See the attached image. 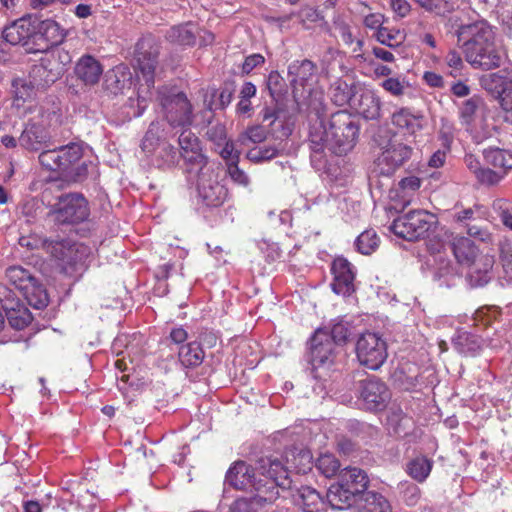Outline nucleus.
<instances>
[{"mask_svg": "<svg viewBox=\"0 0 512 512\" xmlns=\"http://www.w3.org/2000/svg\"><path fill=\"white\" fill-rule=\"evenodd\" d=\"M35 33V17L29 15L7 25L2 31V36L12 45H27L30 39H34Z\"/></svg>", "mask_w": 512, "mask_h": 512, "instance_id": "f3484780", "label": "nucleus"}, {"mask_svg": "<svg viewBox=\"0 0 512 512\" xmlns=\"http://www.w3.org/2000/svg\"><path fill=\"white\" fill-rule=\"evenodd\" d=\"M228 173L235 183L244 187L249 185L250 180L248 175L238 167L236 162H233L228 166Z\"/></svg>", "mask_w": 512, "mask_h": 512, "instance_id": "e2e57ef3", "label": "nucleus"}, {"mask_svg": "<svg viewBox=\"0 0 512 512\" xmlns=\"http://www.w3.org/2000/svg\"><path fill=\"white\" fill-rule=\"evenodd\" d=\"M445 62L448 67L452 68L453 71L450 72V74L454 77H456L458 74L454 73L459 72L463 68V61L461 58V55L456 50H450L446 57Z\"/></svg>", "mask_w": 512, "mask_h": 512, "instance_id": "0e129e2a", "label": "nucleus"}, {"mask_svg": "<svg viewBox=\"0 0 512 512\" xmlns=\"http://www.w3.org/2000/svg\"><path fill=\"white\" fill-rule=\"evenodd\" d=\"M420 184H421V181L416 176H409V177L403 178L399 182L400 189L404 194H406L410 191L415 192L417 189H419Z\"/></svg>", "mask_w": 512, "mask_h": 512, "instance_id": "774afa93", "label": "nucleus"}, {"mask_svg": "<svg viewBox=\"0 0 512 512\" xmlns=\"http://www.w3.org/2000/svg\"><path fill=\"white\" fill-rule=\"evenodd\" d=\"M357 110L366 119H376L380 116V100L374 93L364 92L358 100Z\"/></svg>", "mask_w": 512, "mask_h": 512, "instance_id": "72a5a7b5", "label": "nucleus"}, {"mask_svg": "<svg viewBox=\"0 0 512 512\" xmlns=\"http://www.w3.org/2000/svg\"><path fill=\"white\" fill-rule=\"evenodd\" d=\"M226 482L237 490L264 493V499L277 500L279 489H289L291 479L287 467L276 457H262L255 466L238 460L228 469Z\"/></svg>", "mask_w": 512, "mask_h": 512, "instance_id": "f257e3e1", "label": "nucleus"}, {"mask_svg": "<svg viewBox=\"0 0 512 512\" xmlns=\"http://www.w3.org/2000/svg\"><path fill=\"white\" fill-rule=\"evenodd\" d=\"M457 35L459 41H463L465 59L473 68L491 70L500 66L502 57L493 28L487 21L461 25Z\"/></svg>", "mask_w": 512, "mask_h": 512, "instance_id": "7ed1b4c3", "label": "nucleus"}, {"mask_svg": "<svg viewBox=\"0 0 512 512\" xmlns=\"http://www.w3.org/2000/svg\"><path fill=\"white\" fill-rule=\"evenodd\" d=\"M484 89L498 94L499 105L506 121L512 123V74L492 73L481 78Z\"/></svg>", "mask_w": 512, "mask_h": 512, "instance_id": "9b49d317", "label": "nucleus"}, {"mask_svg": "<svg viewBox=\"0 0 512 512\" xmlns=\"http://www.w3.org/2000/svg\"><path fill=\"white\" fill-rule=\"evenodd\" d=\"M161 106L170 125L176 127L192 123V106L184 93L161 97Z\"/></svg>", "mask_w": 512, "mask_h": 512, "instance_id": "ddd939ff", "label": "nucleus"}, {"mask_svg": "<svg viewBox=\"0 0 512 512\" xmlns=\"http://www.w3.org/2000/svg\"><path fill=\"white\" fill-rule=\"evenodd\" d=\"M379 244V237L374 230H366L356 239V247L362 254L373 253Z\"/></svg>", "mask_w": 512, "mask_h": 512, "instance_id": "37998d69", "label": "nucleus"}, {"mask_svg": "<svg viewBox=\"0 0 512 512\" xmlns=\"http://www.w3.org/2000/svg\"><path fill=\"white\" fill-rule=\"evenodd\" d=\"M18 309L15 307H5L6 309V316L8 319L9 324L17 329L21 330L25 327H27L31 321L32 316L29 310L17 303Z\"/></svg>", "mask_w": 512, "mask_h": 512, "instance_id": "58836bf2", "label": "nucleus"}, {"mask_svg": "<svg viewBox=\"0 0 512 512\" xmlns=\"http://www.w3.org/2000/svg\"><path fill=\"white\" fill-rule=\"evenodd\" d=\"M436 222L433 214L425 210H413L395 219L391 230L398 237L415 241L426 237Z\"/></svg>", "mask_w": 512, "mask_h": 512, "instance_id": "6e6552de", "label": "nucleus"}, {"mask_svg": "<svg viewBox=\"0 0 512 512\" xmlns=\"http://www.w3.org/2000/svg\"><path fill=\"white\" fill-rule=\"evenodd\" d=\"M267 88L271 97L277 100L286 92L284 78L277 71L270 72L267 79Z\"/></svg>", "mask_w": 512, "mask_h": 512, "instance_id": "de8ad7c7", "label": "nucleus"}, {"mask_svg": "<svg viewBox=\"0 0 512 512\" xmlns=\"http://www.w3.org/2000/svg\"><path fill=\"white\" fill-rule=\"evenodd\" d=\"M483 104V100L478 96H473L465 100L459 112L461 123L470 126L475 121L476 115Z\"/></svg>", "mask_w": 512, "mask_h": 512, "instance_id": "ea45409f", "label": "nucleus"}, {"mask_svg": "<svg viewBox=\"0 0 512 512\" xmlns=\"http://www.w3.org/2000/svg\"><path fill=\"white\" fill-rule=\"evenodd\" d=\"M40 209L39 203L35 199H30L24 202L21 206V214L26 217L28 222L33 221L38 216Z\"/></svg>", "mask_w": 512, "mask_h": 512, "instance_id": "69168bd1", "label": "nucleus"}, {"mask_svg": "<svg viewBox=\"0 0 512 512\" xmlns=\"http://www.w3.org/2000/svg\"><path fill=\"white\" fill-rule=\"evenodd\" d=\"M359 391L360 398L367 410H383L391 399V393L387 385L375 377L360 381Z\"/></svg>", "mask_w": 512, "mask_h": 512, "instance_id": "f8f14e48", "label": "nucleus"}, {"mask_svg": "<svg viewBox=\"0 0 512 512\" xmlns=\"http://www.w3.org/2000/svg\"><path fill=\"white\" fill-rule=\"evenodd\" d=\"M484 216L481 206L475 205L472 208L464 209L460 212H458L455 215V218L458 222L464 223L467 225V223H470V221H474L477 219H482Z\"/></svg>", "mask_w": 512, "mask_h": 512, "instance_id": "bf43d9fd", "label": "nucleus"}, {"mask_svg": "<svg viewBox=\"0 0 512 512\" xmlns=\"http://www.w3.org/2000/svg\"><path fill=\"white\" fill-rule=\"evenodd\" d=\"M315 73V65L310 60L295 61L288 67V74L293 76L292 82L304 86Z\"/></svg>", "mask_w": 512, "mask_h": 512, "instance_id": "473e14b6", "label": "nucleus"}, {"mask_svg": "<svg viewBox=\"0 0 512 512\" xmlns=\"http://www.w3.org/2000/svg\"><path fill=\"white\" fill-rule=\"evenodd\" d=\"M264 493H254L251 498L236 499L230 506V512H259V509L275 500H266Z\"/></svg>", "mask_w": 512, "mask_h": 512, "instance_id": "2f4dec72", "label": "nucleus"}, {"mask_svg": "<svg viewBox=\"0 0 512 512\" xmlns=\"http://www.w3.org/2000/svg\"><path fill=\"white\" fill-rule=\"evenodd\" d=\"M50 55L54 58V60L62 66V70L66 71V66L71 62L70 54L60 48L52 49L48 51Z\"/></svg>", "mask_w": 512, "mask_h": 512, "instance_id": "338daca9", "label": "nucleus"}, {"mask_svg": "<svg viewBox=\"0 0 512 512\" xmlns=\"http://www.w3.org/2000/svg\"><path fill=\"white\" fill-rule=\"evenodd\" d=\"M74 73L83 84L94 86L99 82L103 74V66L95 57L87 54L79 58L75 65Z\"/></svg>", "mask_w": 512, "mask_h": 512, "instance_id": "5701e85b", "label": "nucleus"}, {"mask_svg": "<svg viewBox=\"0 0 512 512\" xmlns=\"http://www.w3.org/2000/svg\"><path fill=\"white\" fill-rule=\"evenodd\" d=\"M12 87L15 95V100L25 102L28 99L33 98L35 95V87L32 85L30 80L17 78L13 80Z\"/></svg>", "mask_w": 512, "mask_h": 512, "instance_id": "49530a36", "label": "nucleus"}, {"mask_svg": "<svg viewBox=\"0 0 512 512\" xmlns=\"http://www.w3.org/2000/svg\"><path fill=\"white\" fill-rule=\"evenodd\" d=\"M316 468L325 477L330 478L337 474L340 469V463L334 455L322 454L316 461Z\"/></svg>", "mask_w": 512, "mask_h": 512, "instance_id": "a18cd8bd", "label": "nucleus"}, {"mask_svg": "<svg viewBox=\"0 0 512 512\" xmlns=\"http://www.w3.org/2000/svg\"><path fill=\"white\" fill-rule=\"evenodd\" d=\"M500 262L504 278L508 282H512V246L505 245L501 248Z\"/></svg>", "mask_w": 512, "mask_h": 512, "instance_id": "6e6d98bb", "label": "nucleus"}, {"mask_svg": "<svg viewBox=\"0 0 512 512\" xmlns=\"http://www.w3.org/2000/svg\"><path fill=\"white\" fill-rule=\"evenodd\" d=\"M158 124L152 122L142 140L141 148L146 154H152L158 146Z\"/></svg>", "mask_w": 512, "mask_h": 512, "instance_id": "3c124183", "label": "nucleus"}, {"mask_svg": "<svg viewBox=\"0 0 512 512\" xmlns=\"http://www.w3.org/2000/svg\"><path fill=\"white\" fill-rule=\"evenodd\" d=\"M180 156L187 152H194L201 149L198 137L189 129H185L179 136Z\"/></svg>", "mask_w": 512, "mask_h": 512, "instance_id": "09e8293b", "label": "nucleus"}, {"mask_svg": "<svg viewBox=\"0 0 512 512\" xmlns=\"http://www.w3.org/2000/svg\"><path fill=\"white\" fill-rule=\"evenodd\" d=\"M421 8L437 16H447L456 9L454 0H414Z\"/></svg>", "mask_w": 512, "mask_h": 512, "instance_id": "c9c22d12", "label": "nucleus"}, {"mask_svg": "<svg viewBox=\"0 0 512 512\" xmlns=\"http://www.w3.org/2000/svg\"><path fill=\"white\" fill-rule=\"evenodd\" d=\"M452 344L455 350L465 356H475L482 348L481 338L467 331H457Z\"/></svg>", "mask_w": 512, "mask_h": 512, "instance_id": "a878e982", "label": "nucleus"}, {"mask_svg": "<svg viewBox=\"0 0 512 512\" xmlns=\"http://www.w3.org/2000/svg\"><path fill=\"white\" fill-rule=\"evenodd\" d=\"M45 52V55L40 60V64L35 67L34 72L43 79L45 84H50L58 80L64 74V71L48 50Z\"/></svg>", "mask_w": 512, "mask_h": 512, "instance_id": "bb28decb", "label": "nucleus"}, {"mask_svg": "<svg viewBox=\"0 0 512 512\" xmlns=\"http://www.w3.org/2000/svg\"><path fill=\"white\" fill-rule=\"evenodd\" d=\"M493 207L498 211L502 223L512 230V205L504 199H498L494 202Z\"/></svg>", "mask_w": 512, "mask_h": 512, "instance_id": "5fc2aeb1", "label": "nucleus"}, {"mask_svg": "<svg viewBox=\"0 0 512 512\" xmlns=\"http://www.w3.org/2000/svg\"><path fill=\"white\" fill-rule=\"evenodd\" d=\"M60 118L59 105L54 100H47L40 104L37 108V114L31 119H37L40 125H43L48 130L49 127L58 125Z\"/></svg>", "mask_w": 512, "mask_h": 512, "instance_id": "c85d7f7f", "label": "nucleus"}, {"mask_svg": "<svg viewBox=\"0 0 512 512\" xmlns=\"http://www.w3.org/2000/svg\"><path fill=\"white\" fill-rule=\"evenodd\" d=\"M343 480L346 481L347 490L352 493L364 489L368 482L365 472L356 467L347 469L343 475Z\"/></svg>", "mask_w": 512, "mask_h": 512, "instance_id": "a19ab883", "label": "nucleus"}, {"mask_svg": "<svg viewBox=\"0 0 512 512\" xmlns=\"http://www.w3.org/2000/svg\"><path fill=\"white\" fill-rule=\"evenodd\" d=\"M178 356L183 366L194 368L203 362L205 354L199 343L191 342L180 347Z\"/></svg>", "mask_w": 512, "mask_h": 512, "instance_id": "7c9ffc66", "label": "nucleus"}, {"mask_svg": "<svg viewBox=\"0 0 512 512\" xmlns=\"http://www.w3.org/2000/svg\"><path fill=\"white\" fill-rule=\"evenodd\" d=\"M356 356L360 365L371 369H379L387 359L386 342L376 333L366 332L356 342Z\"/></svg>", "mask_w": 512, "mask_h": 512, "instance_id": "9d476101", "label": "nucleus"}, {"mask_svg": "<svg viewBox=\"0 0 512 512\" xmlns=\"http://www.w3.org/2000/svg\"><path fill=\"white\" fill-rule=\"evenodd\" d=\"M388 424L393 428L395 434L402 436L408 434L413 421L410 417L403 414L402 411H395L389 415Z\"/></svg>", "mask_w": 512, "mask_h": 512, "instance_id": "c03bdc74", "label": "nucleus"}, {"mask_svg": "<svg viewBox=\"0 0 512 512\" xmlns=\"http://www.w3.org/2000/svg\"><path fill=\"white\" fill-rule=\"evenodd\" d=\"M194 180L198 195L207 206L218 207L224 203L227 189L218 181V167L212 170L211 175H202Z\"/></svg>", "mask_w": 512, "mask_h": 512, "instance_id": "2eb2a0df", "label": "nucleus"}, {"mask_svg": "<svg viewBox=\"0 0 512 512\" xmlns=\"http://www.w3.org/2000/svg\"><path fill=\"white\" fill-rule=\"evenodd\" d=\"M298 504L303 512H320L324 510L325 502L320 493L309 486H302L298 490Z\"/></svg>", "mask_w": 512, "mask_h": 512, "instance_id": "cd10ccee", "label": "nucleus"}, {"mask_svg": "<svg viewBox=\"0 0 512 512\" xmlns=\"http://www.w3.org/2000/svg\"><path fill=\"white\" fill-rule=\"evenodd\" d=\"M35 26L36 33L34 40H42L45 42V45L40 49L42 51L60 45L66 37L65 29L52 19L40 21L35 17Z\"/></svg>", "mask_w": 512, "mask_h": 512, "instance_id": "aec40b11", "label": "nucleus"}, {"mask_svg": "<svg viewBox=\"0 0 512 512\" xmlns=\"http://www.w3.org/2000/svg\"><path fill=\"white\" fill-rule=\"evenodd\" d=\"M412 149L403 143L391 141L375 162V171L389 176L411 156Z\"/></svg>", "mask_w": 512, "mask_h": 512, "instance_id": "4468645a", "label": "nucleus"}, {"mask_svg": "<svg viewBox=\"0 0 512 512\" xmlns=\"http://www.w3.org/2000/svg\"><path fill=\"white\" fill-rule=\"evenodd\" d=\"M267 138V131L260 125L249 127L244 134L241 135L240 141L243 145H247V142L253 144L262 143Z\"/></svg>", "mask_w": 512, "mask_h": 512, "instance_id": "603ef678", "label": "nucleus"}, {"mask_svg": "<svg viewBox=\"0 0 512 512\" xmlns=\"http://www.w3.org/2000/svg\"><path fill=\"white\" fill-rule=\"evenodd\" d=\"M50 140L49 131L37 119H30L19 137V144L32 151L41 149Z\"/></svg>", "mask_w": 512, "mask_h": 512, "instance_id": "412c9836", "label": "nucleus"}, {"mask_svg": "<svg viewBox=\"0 0 512 512\" xmlns=\"http://www.w3.org/2000/svg\"><path fill=\"white\" fill-rule=\"evenodd\" d=\"M358 512H392L388 498L376 491H366L357 503Z\"/></svg>", "mask_w": 512, "mask_h": 512, "instance_id": "b1692460", "label": "nucleus"}, {"mask_svg": "<svg viewBox=\"0 0 512 512\" xmlns=\"http://www.w3.org/2000/svg\"><path fill=\"white\" fill-rule=\"evenodd\" d=\"M335 344L329 333L317 330L311 339V361L314 366L331 364L334 361Z\"/></svg>", "mask_w": 512, "mask_h": 512, "instance_id": "a211bd4d", "label": "nucleus"}, {"mask_svg": "<svg viewBox=\"0 0 512 512\" xmlns=\"http://www.w3.org/2000/svg\"><path fill=\"white\" fill-rule=\"evenodd\" d=\"M475 177L482 184L495 185L504 178V173L491 170L490 168H482Z\"/></svg>", "mask_w": 512, "mask_h": 512, "instance_id": "4d7b16f0", "label": "nucleus"}, {"mask_svg": "<svg viewBox=\"0 0 512 512\" xmlns=\"http://www.w3.org/2000/svg\"><path fill=\"white\" fill-rule=\"evenodd\" d=\"M184 161V170L189 180H194L202 175L209 176L212 170L217 168L215 163H212L203 154L202 148L194 152H187L181 155Z\"/></svg>", "mask_w": 512, "mask_h": 512, "instance_id": "4be33fe9", "label": "nucleus"}, {"mask_svg": "<svg viewBox=\"0 0 512 512\" xmlns=\"http://www.w3.org/2000/svg\"><path fill=\"white\" fill-rule=\"evenodd\" d=\"M6 278L21 292L29 305L37 309L47 305V293L30 270L22 266H11L6 269Z\"/></svg>", "mask_w": 512, "mask_h": 512, "instance_id": "1a4fd4ad", "label": "nucleus"}, {"mask_svg": "<svg viewBox=\"0 0 512 512\" xmlns=\"http://www.w3.org/2000/svg\"><path fill=\"white\" fill-rule=\"evenodd\" d=\"M331 271L334 275L332 290L338 295L350 296L355 291L353 265L347 259L337 257L332 263Z\"/></svg>", "mask_w": 512, "mask_h": 512, "instance_id": "dca6fc26", "label": "nucleus"}, {"mask_svg": "<svg viewBox=\"0 0 512 512\" xmlns=\"http://www.w3.org/2000/svg\"><path fill=\"white\" fill-rule=\"evenodd\" d=\"M88 201L80 193L61 195L48 212V217L56 224H78L88 219Z\"/></svg>", "mask_w": 512, "mask_h": 512, "instance_id": "0eeeda50", "label": "nucleus"}, {"mask_svg": "<svg viewBox=\"0 0 512 512\" xmlns=\"http://www.w3.org/2000/svg\"><path fill=\"white\" fill-rule=\"evenodd\" d=\"M278 155V150L273 146L254 147L250 149L246 157L254 163L270 160Z\"/></svg>", "mask_w": 512, "mask_h": 512, "instance_id": "8fccbe9b", "label": "nucleus"}, {"mask_svg": "<svg viewBox=\"0 0 512 512\" xmlns=\"http://www.w3.org/2000/svg\"><path fill=\"white\" fill-rule=\"evenodd\" d=\"M83 151L81 143L71 142L64 146L43 150L38 159L46 170L59 173L62 179L69 183H77L87 178L88 168L92 164L90 161H81Z\"/></svg>", "mask_w": 512, "mask_h": 512, "instance_id": "20e7f679", "label": "nucleus"}, {"mask_svg": "<svg viewBox=\"0 0 512 512\" xmlns=\"http://www.w3.org/2000/svg\"><path fill=\"white\" fill-rule=\"evenodd\" d=\"M158 48L152 43L151 40H141L137 43L136 47V62L137 71L142 75L146 88H140L138 92V108L136 116L142 115L147 107L148 95L150 89L154 86V75L157 67Z\"/></svg>", "mask_w": 512, "mask_h": 512, "instance_id": "423d86ee", "label": "nucleus"}, {"mask_svg": "<svg viewBox=\"0 0 512 512\" xmlns=\"http://www.w3.org/2000/svg\"><path fill=\"white\" fill-rule=\"evenodd\" d=\"M41 246L58 262L66 274H72L82 268L90 253V249L86 245L67 239H44Z\"/></svg>", "mask_w": 512, "mask_h": 512, "instance_id": "39448f33", "label": "nucleus"}, {"mask_svg": "<svg viewBox=\"0 0 512 512\" xmlns=\"http://www.w3.org/2000/svg\"><path fill=\"white\" fill-rule=\"evenodd\" d=\"M494 257L489 254H481L478 258L466 265L468 272L466 279L471 287H483L492 279Z\"/></svg>", "mask_w": 512, "mask_h": 512, "instance_id": "6ab92c4d", "label": "nucleus"}, {"mask_svg": "<svg viewBox=\"0 0 512 512\" xmlns=\"http://www.w3.org/2000/svg\"><path fill=\"white\" fill-rule=\"evenodd\" d=\"M167 39L172 43L181 45H192L195 43V34L192 25H178L171 27L167 32Z\"/></svg>", "mask_w": 512, "mask_h": 512, "instance_id": "4c0bfd02", "label": "nucleus"}, {"mask_svg": "<svg viewBox=\"0 0 512 512\" xmlns=\"http://www.w3.org/2000/svg\"><path fill=\"white\" fill-rule=\"evenodd\" d=\"M392 123L408 133L414 134L421 129L420 117L412 114L408 109L402 108L392 116Z\"/></svg>", "mask_w": 512, "mask_h": 512, "instance_id": "f704fd0d", "label": "nucleus"}, {"mask_svg": "<svg viewBox=\"0 0 512 512\" xmlns=\"http://www.w3.org/2000/svg\"><path fill=\"white\" fill-rule=\"evenodd\" d=\"M265 63V58L259 53L251 54L247 56L242 64V73L248 75L255 68L262 66Z\"/></svg>", "mask_w": 512, "mask_h": 512, "instance_id": "680f3d73", "label": "nucleus"}, {"mask_svg": "<svg viewBox=\"0 0 512 512\" xmlns=\"http://www.w3.org/2000/svg\"><path fill=\"white\" fill-rule=\"evenodd\" d=\"M433 461L425 456H418L408 464L409 475L418 482H423L430 474Z\"/></svg>", "mask_w": 512, "mask_h": 512, "instance_id": "e433bc0d", "label": "nucleus"}, {"mask_svg": "<svg viewBox=\"0 0 512 512\" xmlns=\"http://www.w3.org/2000/svg\"><path fill=\"white\" fill-rule=\"evenodd\" d=\"M359 126L355 118L346 111H338L326 122L317 119L310 126L309 141L312 161L325 152L335 155L348 153L355 146Z\"/></svg>", "mask_w": 512, "mask_h": 512, "instance_id": "f03ea898", "label": "nucleus"}, {"mask_svg": "<svg viewBox=\"0 0 512 512\" xmlns=\"http://www.w3.org/2000/svg\"><path fill=\"white\" fill-rule=\"evenodd\" d=\"M159 157L161 158L164 166L174 167L178 164L181 156L176 147L170 143H163Z\"/></svg>", "mask_w": 512, "mask_h": 512, "instance_id": "864d4df0", "label": "nucleus"}, {"mask_svg": "<svg viewBox=\"0 0 512 512\" xmlns=\"http://www.w3.org/2000/svg\"><path fill=\"white\" fill-rule=\"evenodd\" d=\"M381 87L393 96L399 97L404 94L406 85L404 80L399 78L389 77L382 81Z\"/></svg>", "mask_w": 512, "mask_h": 512, "instance_id": "13d9d810", "label": "nucleus"}, {"mask_svg": "<svg viewBox=\"0 0 512 512\" xmlns=\"http://www.w3.org/2000/svg\"><path fill=\"white\" fill-rule=\"evenodd\" d=\"M451 249L457 262L464 266L468 265L481 255L473 241L463 236L453 238L451 242Z\"/></svg>", "mask_w": 512, "mask_h": 512, "instance_id": "393cba45", "label": "nucleus"}, {"mask_svg": "<svg viewBox=\"0 0 512 512\" xmlns=\"http://www.w3.org/2000/svg\"><path fill=\"white\" fill-rule=\"evenodd\" d=\"M376 39L383 45L395 48L404 42L405 36L397 29L382 27L376 32Z\"/></svg>", "mask_w": 512, "mask_h": 512, "instance_id": "79ce46f5", "label": "nucleus"}, {"mask_svg": "<svg viewBox=\"0 0 512 512\" xmlns=\"http://www.w3.org/2000/svg\"><path fill=\"white\" fill-rule=\"evenodd\" d=\"M484 159L487 164L503 172L504 176L512 169V152L500 148H489L484 151Z\"/></svg>", "mask_w": 512, "mask_h": 512, "instance_id": "c756f323", "label": "nucleus"}, {"mask_svg": "<svg viewBox=\"0 0 512 512\" xmlns=\"http://www.w3.org/2000/svg\"><path fill=\"white\" fill-rule=\"evenodd\" d=\"M329 335L334 344L344 343L350 335V328L348 323L343 321L335 323L331 329V334Z\"/></svg>", "mask_w": 512, "mask_h": 512, "instance_id": "052dcab7", "label": "nucleus"}]
</instances>
